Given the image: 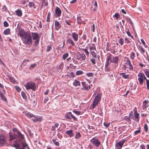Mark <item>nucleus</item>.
Segmentation results:
<instances>
[{"mask_svg": "<svg viewBox=\"0 0 149 149\" xmlns=\"http://www.w3.org/2000/svg\"><path fill=\"white\" fill-rule=\"evenodd\" d=\"M23 42L27 45H31L32 42V39L31 34L28 33L22 38Z\"/></svg>", "mask_w": 149, "mask_h": 149, "instance_id": "1", "label": "nucleus"}, {"mask_svg": "<svg viewBox=\"0 0 149 149\" xmlns=\"http://www.w3.org/2000/svg\"><path fill=\"white\" fill-rule=\"evenodd\" d=\"M24 139L22 141V142H20L21 144H22V147L20 148V145L17 142V141H15L13 144V146L15 147L16 149H25V147H27V149H29V147L28 145L25 143L24 140Z\"/></svg>", "mask_w": 149, "mask_h": 149, "instance_id": "2", "label": "nucleus"}, {"mask_svg": "<svg viewBox=\"0 0 149 149\" xmlns=\"http://www.w3.org/2000/svg\"><path fill=\"white\" fill-rule=\"evenodd\" d=\"M117 67L118 66L113 63H110L108 61H107L105 65L104 70L105 71L109 72L115 70Z\"/></svg>", "mask_w": 149, "mask_h": 149, "instance_id": "3", "label": "nucleus"}, {"mask_svg": "<svg viewBox=\"0 0 149 149\" xmlns=\"http://www.w3.org/2000/svg\"><path fill=\"white\" fill-rule=\"evenodd\" d=\"M111 55L108 56L106 58L107 61H108L110 63H113V64L118 66V56H114L112 58H111Z\"/></svg>", "mask_w": 149, "mask_h": 149, "instance_id": "4", "label": "nucleus"}, {"mask_svg": "<svg viewBox=\"0 0 149 149\" xmlns=\"http://www.w3.org/2000/svg\"><path fill=\"white\" fill-rule=\"evenodd\" d=\"M138 80L139 83L141 84L143 83V81L146 80V84H149V79H147L144 74L143 73H139L138 75Z\"/></svg>", "mask_w": 149, "mask_h": 149, "instance_id": "5", "label": "nucleus"}, {"mask_svg": "<svg viewBox=\"0 0 149 149\" xmlns=\"http://www.w3.org/2000/svg\"><path fill=\"white\" fill-rule=\"evenodd\" d=\"M101 96L99 94H97L95 96L93 102V104L91 105V108L94 109L95 106H97L100 100Z\"/></svg>", "mask_w": 149, "mask_h": 149, "instance_id": "6", "label": "nucleus"}, {"mask_svg": "<svg viewBox=\"0 0 149 149\" xmlns=\"http://www.w3.org/2000/svg\"><path fill=\"white\" fill-rule=\"evenodd\" d=\"M126 141L125 139H123L118 142H116L115 144V149H121L125 143Z\"/></svg>", "mask_w": 149, "mask_h": 149, "instance_id": "7", "label": "nucleus"}, {"mask_svg": "<svg viewBox=\"0 0 149 149\" xmlns=\"http://www.w3.org/2000/svg\"><path fill=\"white\" fill-rule=\"evenodd\" d=\"M90 141L94 146L97 147H99L101 144V142L98 139L95 137L93 138L90 140Z\"/></svg>", "mask_w": 149, "mask_h": 149, "instance_id": "8", "label": "nucleus"}, {"mask_svg": "<svg viewBox=\"0 0 149 149\" xmlns=\"http://www.w3.org/2000/svg\"><path fill=\"white\" fill-rule=\"evenodd\" d=\"M75 58L78 60L82 61L85 59L86 56L83 53L80 54V53H77L75 54Z\"/></svg>", "mask_w": 149, "mask_h": 149, "instance_id": "9", "label": "nucleus"}, {"mask_svg": "<svg viewBox=\"0 0 149 149\" xmlns=\"http://www.w3.org/2000/svg\"><path fill=\"white\" fill-rule=\"evenodd\" d=\"M6 141V136L3 134L0 135V145L2 146L5 144Z\"/></svg>", "mask_w": 149, "mask_h": 149, "instance_id": "10", "label": "nucleus"}, {"mask_svg": "<svg viewBox=\"0 0 149 149\" xmlns=\"http://www.w3.org/2000/svg\"><path fill=\"white\" fill-rule=\"evenodd\" d=\"M9 135L10 136L9 140L10 141H12L15 139H19V141L21 142V141L23 140L21 139L18 137V135H15V134H13L11 132H9Z\"/></svg>", "mask_w": 149, "mask_h": 149, "instance_id": "11", "label": "nucleus"}, {"mask_svg": "<svg viewBox=\"0 0 149 149\" xmlns=\"http://www.w3.org/2000/svg\"><path fill=\"white\" fill-rule=\"evenodd\" d=\"M13 131L14 132H15L14 133L15 134V135H18V136L21 139L23 140L24 139V136L22 135L20 132L18 130L17 128H14L13 129Z\"/></svg>", "mask_w": 149, "mask_h": 149, "instance_id": "12", "label": "nucleus"}, {"mask_svg": "<svg viewBox=\"0 0 149 149\" xmlns=\"http://www.w3.org/2000/svg\"><path fill=\"white\" fill-rule=\"evenodd\" d=\"M65 118L67 119H71L72 118L74 120H77V118L74 116L70 112L67 113L65 115Z\"/></svg>", "mask_w": 149, "mask_h": 149, "instance_id": "13", "label": "nucleus"}, {"mask_svg": "<svg viewBox=\"0 0 149 149\" xmlns=\"http://www.w3.org/2000/svg\"><path fill=\"white\" fill-rule=\"evenodd\" d=\"M28 33V32H25L23 29H21L19 31L18 35L20 36L22 39L25 35L27 34Z\"/></svg>", "mask_w": 149, "mask_h": 149, "instance_id": "14", "label": "nucleus"}, {"mask_svg": "<svg viewBox=\"0 0 149 149\" xmlns=\"http://www.w3.org/2000/svg\"><path fill=\"white\" fill-rule=\"evenodd\" d=\"M128 67L127 68L129 69L131 71L133 70V66L131 63V61L130 60L129 58H127L125 63Z\"/></svg>", "mask_w": 149, "mask_h": 149, "instance_id": "15", "label": "nucleus"}, {"mask_svg": "<svg viewBox=\"0 0 149 149\" xmlns=\"http://www.w3.org/2000/svg\"><path fill=\"white\" fill-rule=\"evenodd\" d=\"M24 86L27 90L31 89L35 90L36 88V84H24Z\"/></svg>", "mask_w": 149, "mask_h": 149, "instance_id": "16", "label": "nucleus"}, {"mask_svg": "<svg viewBox=\"0 0 149 149\" xmlns=\"http://www.w3.org/2000/svg\"><path fill=\"white\" fill-rule=\"evenodd\" d=\"M31 36L34 40L40 39L39 35L36 33L32 32Z\"/></svg>", "mask_w": 149, "mask_h": 149, "instance_id": "17", "label": "nucleus"}, {"mask_svg": "<svg viewBox=\"0 0 149 149\" xmlns=\"http://www.w3.org/2000/svg\"><path fill=\"white\" fill-rule=\"evenodd\" d=\"M33 117L32 120L34 122L40 121L42 120V117L41 116H33Z\"/></svg>", "mask_w": 149, "mask_h": 149, "instance_id": "18", "label": "nucleus"}, {"mask_svg": "<svg viewBox=\"0 0 149 149\" xmlns=\"http://www.w3.org/2000/svg\"><path fill=\"white\" fill-rule=\"evenodd\" d=\"M55 13L57 17H60L61 15V10L60 8L56 7L55 10Z\"/></svg>", "mask_w": 149, "mask_h": 149, "instance_id": "19", "label": "nucleus"}, {"mask_svg": "<svg viewBox=\"0 0 149 149\" xmlns=\"http://www.w3.org/2000/svg\"><path fill=\"white\" fill-rule=\"evenodd\" d=\"M72 37L75 41H77L78 40V35L76 32H72L71 33Z\"/></svg>", "mask_w": 149, "mask_h": 149, "instance_id": "20", "label": "nucleus"}, {"mask_svg": "<svg viewBox=\"0 0 149 149\" xmlns=\"http://www.w3.org/2000/svg\"><path fill=\"white\" fill-rule=\"evenodd\" d=\"M66 43L67 44L70 45L74 47L75 45L73 41L70 38H68L66 40Z\"/></svg>", "mask_w": 149, "mask_h": 149, "instance_id": "21", "label": "nucleus"}, {"mask_svg": "<svg viewBox=\"0 0 149 149\" xmlns=\"http://www.w3.org/2000/svg\"><path fill=\"white\" fill-rule=\"evenodd\" d=\"M65 133L68 134L69 137L71 138L74 136V133L72 130H69L66 131Z\"/></svg>", "mask_w": 149, "mask_h": 149, "instance_id": "22", "label": "nucleus"}, {"mask_svg": "<svg viewBox=\"0 0 149 149\" xmlns=\"http://www.w3.org/2000/svg\"><path fill=\"white\" fill-rule=\"evenodd\" d=\"M54 24L56 30H58L61 28V24L58 21L56 20L55 21Z\"/></svg>", "mask_w": 149, "mask_h": 149, "instance_id": "23", "label": "nucleus"}, {"mask_svg": "<svg viewBox=\"0 0 149 149\" xmlns=\"http://www.w3.org/2000/svg\"><path fill=\"white\" fill-rule=\"evenodd\" d=\"M134 120L138 122L139 120V114L138 113L134 114Z\"/></svg>", "mask_w": 149, "mask_h": 149, "instance_id": "24", "label": "nucleus"}, {"mask_svg": "<svg viewBox=\"0 0 149 149\" xmlns=\"http://www.w3.org/2000/svg\"><path fill=\"white\" fill-rule=\"evenodd\" d=\"M15 13H16V15L19 17L21 16L22 14V10L19 9H17L15 11Z\"/></svg>", "mask_w": 149, "mask_h": 149, "instance_id": "25", "label": "nucleus"}, {"mask_svg": "<svg viewBox=\"0 0 149 149\" xmlns=\"http://www.w3.org/2000/svg\"><path fill=\"white\" fill-rule=\"evenodd\" d=\"M90 51H92V50H96L95 46L93 43L91 44L89 46Z\"/></svg>", "mask_w": 149, "mask_h": 149, "instance_id": "26", "label": "nucleus"}, {"mask_svg": "<svg viewBox=\"0 0 149 149\" xmlns=\"http://www.w3.org/2000/svg\"><path fill=\"white\" fill-rule=\"evenodd\" d=\"M148 100H145L143 102V104L142 106V108L143 109H146L147 107V105L148 103Z\"/></svg>", "mask_w": 149, "mask_h": 149, "instance_id": "27", "label": "nucleus"}, {"mask_svg": "<svg viewBox=\"0 0 149 149\" xmlns=\"http://www.w3.org/2000/svg\"><path fill=\"white\" fill-rule=\"evenodd\" d=\"M119 74L120 76L122 77L123 78L125 79L128 78L129 76L128 74H126V73H120Z\"/></svg>", "mask_w": 149, "mask_h": 149, "instance_id": "28", "label": "nucleus"}, {"mask_svg": "<svg viewBox=\"0 0 149 149\" xmlns=\"http://www.w3.org/2000/svg\"><path fill=\"white\" fill-rule=\"evenodd\" d=\"M143 71L145 73L146 76L148 78H149V69H144Z\"/></svg>", "mask_w": 149, "mask_h": 149, "instance_id": "29", "label": "nucleus"}, {"mask_svg": "<svg viewBox=\"0 0 149 149\" xmlns=\"http://www.w3.org/2000/svg\"><path fill=\"white\" fill-rule=\"evenodd\" d=\"M88 84H82V88L83 89L88 90L90 88V86H88Z\"/></svg>", "mask_w": 149, "mask_h": 149, "instance_id": "30", "label": "nucleus"}, {"mask_svg": "<svg viewBox=\"0 0 149 149\" xmlns=\"http://www.w3.org/2000/svg\"><path fill=\"white\" fill-rule=\"evenodd\" d=\"M10 29L9 28L6 29L3 32L4 34L5 35L10 34Z\"/></svg>", "mask_w": 149, "mask_h": 149, "instance_id": "31", "label": "nucleus"}, {"mask_svg": "<svg viewBox=\"0 0 149 149\" xmlns=\"http://www.w3.org/2000/svg\"><path fill=\"white\" fill-rule=\"evenodd\" d=\"M130 56L131 59L134 60L136 57L135 53L134 52H132Z\"/></svg>", "mask_w": 149, "mask_h": 149, "instance_id": "32", "label": "nucleus"}, {"mask_svg": "<svg viewBox=\"0 0 149 149\" xmlns=\"http://www.w3.org/2000/svg\"><path fill=\"white\" fill-rule=\"evenodd\" d=\"M0 97H1V100L3 101H6V99L4 97L3 93L1 91H0Z\"/></svg>", "mask_w": 149, "mask_h": 149, "instance_id": "33", "label": "nucleus"}, {"mask_svg": "<svg viewBox=\"0 0 149 149\" xmlns=\"http://www.w3.org/2000/svg\"><path fill=\"white\" fill-rule=\"evenodd\" d=\"M42 7H43V5H44L45 6H47L48 5V1L46 0H42Z\"/></svg>", "mask_w": 149, "mask_h": 149, "instance_id": "34", "label": "nucleus"}, {"mask_svg": "<svg viewBox=\"0 0 149 149\" xmlns=\"http://www.w3.org/2000/svg\"><path fill=\"white\" fill-rule=\"evenodd\" d=\"M25 115L28 118H30L33 117V115L30 113L28 112L25 114Z\"/></svg>", "mask_w": 149, "mask_h": 149, "instance_id": "35", "label": "nucleus"}, {"mask_svg": "<svg viewBox=\"0 0 149 149\" xmlns=\"http://www.w3.org/2000/svg\"><path fill=\"white\" fill-rule=\"evenodd\" d=\"M81 135L80 133L79 132H78L76 133L75 137V139H79L81 137Z\"/></svg>", "mask_w": 149, "mask_h": 149, "instance_id": "36", "label": "nucleus"}, {"mask_svg": "<svg viewBox=\"0 0 149 149\" xmlns=\"http://www.w3.org/2000/svg\"><path fill=\"white\" fill-rule=\"evenodd\" d=\"M124 40L123 38H121L119 39L118 41V42L120 45L121 46H122L124 44Z\"/></svg>", "mask_w": 149, "mask_h": 149, "instance_id": "37", "label": "nucleus"}, {"mask_svg": "<svg viewBox=\"0 0 149 149\" xmlns=\"http://www.w3.org/2000/svg\"><path fill=\"white\" fill-rule=\"evenodd\" d=\"M90 53L92 55L93 57L95 58H96V54L95 52L93 51H90Z\"/></svg>", "mask_w": 149, "mask_h": 149, "instance_id": "38", "label": "nucleus"}, {"mask_svg": "<svg viewBox=\"0 0 149 149\" xmlns=\"http://www.w3.org/2000/svg\"><path fill=\"white\" fill-rule=\"evenodd\" d=\"M52 142L54 143L56 146H59V143L58 141H56V139H52Z\"/></svg>", "mask_w": 149, "mask_h": 149, "instance_id": "39", "label": "nucleus"}, {"mask_svg": "<svg viewBox=\"0 0 149 149\" xmlns=\"http://www.w3.org/2000/svg\"><path fill=\"white\" fill-rule=\"evenodd\" d=\"M83 74V72L82 70H79L77 71L76 74L77 75L82 74Z\"/></svg>", "mask_w": 149, "mask_h": 149, "instance_id": "40", "label": "nucleus"}, {"mask_svg": "<svg viewBox=\"0 0 149 149\" xmlns=\"http://www.w3.org/2000/svg\"><path fill=\"white\" fill-rule=\"evenodd\" d=\"M51 13L49 12L48 14V15L47 17V22H49L50 21V18Z\"/></svg>", "mask_w": 149, "mask_h": 149, "instance_id": "41", "label": "nucleus"}, {"mask_svg": "<svg viewBox=\"0 0 149 149\" xmlns=\"http://www.w3.org/2000/svg\"><path fill=\"white\" fill-rule=\"evenodd\" d=\"M35 4L34 2H30L28 4L29 6L30 7H32V6H33L34 8H36L34 6Z\"/></svg>", "mask_w": 149, "mask_h": 149, "instance_id": "42", "label": "nucleus"}, {"mask_svg": "<svg viewBox=\"0 0 149 149\" xmlns=\"http://www.w3.org/2000/svg\"><path fill=\"white\" fill-rule=\"evenodd\" d=\"M72 111L74 113L78 115L81 114V112L80 111H78L74 110H73Z\"/></svg>", "mask_w": 149, "mask_h": 149, "instance_id": "43", "label": "nucleus"}, {"mask_svg": "<svg viewBox=\"0 0 149 149\" xmlns=\"http://www.w3.org/2000/svg\"><path fill=\"white\" fill-rule=\"evenodd\" d=\"M81 50H82L84 51V52H85L86 53V55L88 56L89 54V52L88 51L87 49H82Z\"/></svg>", "mask_w": 149, "mask_h": 149, "instance_id": "44", "label": "nucleus"}, {"mask_svg": "<svg viewBox=\"0 0 149 149\" xmlns=\"http://www.w3.org/2000/svg\"><path fill=\"white\" fill-rule=\"evenodd\" d=\"M81 50H82L84 51V52H85L86 53V55L88 56L89 54V52L88 51L87 49H82Z\"/></svg>", "mask_w": 149, "mask_h": 149, "instance_id": "45", "label": "nucleus"}, {"mask_svg": "<svg viewBox=\"0 0 149 149\" xmlns=\"http://www.w3.org/2000/svg\"><path fill=\"white\" fill-rule=\"evenodd\" d=\"M68 53H66L63 55V59H65L68 56Z\"/></svg>", "mask_w": 149, "mask_h": 149, "instance_id": "46", "label": "nucleus"}, {"mask_svg": "<svg viewBox=\"0 0 149 149\" xmlns=\"http://www.w3.org/2000/svg\"><path fill=\"white\" fill-rule=\"evenodd\" d=\"M9 80L13 84H14L15 83H17L16 81L12 77H10L9 78Z\"/></svg>", "mask_w": 149, "mask_h": 149, "instance_id": "47", "label": "nucleus"}, {"mask_svg": "<svg viewBox=\"0 0 149 149\" xmlns=\"http://www.w3.org/2000/svg\"><path fill=\"white\" fill-rule=\"evenodd\" d=\"M126 33L129 37H131L132 39L134 38L133 36L132 35L129 31H128L127 32H126Z\"/></svg>", "mask_w": 149, "mask_h": 149, "instance_id": "48", "label": "nucleus"}, {"mask_svg": "<svg viewBox=\"0 0 149 149\" xmlns=\"http://www.w3.org/2000/svg\"><path fill=\"white\" fill-rule=\"evenodd\" d=\"M113 17L116 18V19H118L120 17V15L119 14L115 13L113 16Z\"/></svg>", "mask_w": 149, "mask_h": 149, "instance_id": "49", "label": "nucleus"}, {"mask_svg": "<svg viewBox=\"0 0 149 149\" xmlns=\"http://www.w3.org/2000/svg\"><path fill=\"white\" fill-rule=\"evenodd\" d=\"M139 130L135 131L134 132V135H136L137 134L141 132L140 127L139 128Z\"/></svg>", "mask_w": 149, "mask_h": 149, "instance_id": "50", "label": "nucleus"}, {"mask_svg": "<svg viewBox=\"0 0 149 149\" xmlns=\"http://www.w3.org/2000/svg\"><path fill=\"white\" fill-rule=\"evenodd\" d=\"M144 130L146 132H147L148 130V128L147 124H145L144 127Z\"/></svg>", "mask_w": 149, "mask_h": 149, "instance_id": "51", "label": "nucleus"}, {"mask_svg": "<svg viewBox=\"0 0 149 149\" xmlns=\"http://www.w3.org/2000/svg\"><path fill=\"white\" fill-rule=\"evenodd\" d=\"M86 75L88 77H91L93 76V74L92 72H90L86 73Z\"/></svg>", "mask_w": 149, "mask_h": 149, "instance_id": "52", "label": "nucleus"}, {"mask_svg": "<svg viewBox=\"0 0 149 149\" xmlns=\"http://www.w3.org/2000/svg\"><path fill=\"white\" fill-rule=\"evenodd\" d=\"M15 88L17 90V91L18 92H19L21 91V88L17 86H14Z\"/></svg>", "mask_w": 149, "mask_h": 149, "instance_id": "53", "label": "nucleus"}, {"mask_svg": "<svg viewBox=\"0 0 149 149\" xmlns=\"http://www.w3.org/2000/svg\"><path fill=\"white\" fill-rule=\"evenodd\" d=\"M96 27V26L94 24H93V25L91 30L93 32H95V29Z\"/></svg>", "mask_w": 149, "mask_h": 149, "instance_id": "54", "label": "nucleus"}, {"mask_svg": "<svg viewBox=\"0 0 149 149\" xmlns=\"http://www.w3.org/2000/svg\"><path fill=\"white\" fill-rule=\"evenodd\" d=\"M125 43L129 44L130 43V41L127 38H125Z\"/></svg>", "mask_w": 149, "mask_h": 149, "instance_id": "55", "label": "nucleus"}, {"mask_svg": "<svg viewBox=\"0 0 149 149\" xmlns=\"http://www.w3.org/2000/svg\"><path fill=\"white\" fill-rule=\"evenodd\" d=\"M52 49V47L51 46H47L46 51L47 52H49Z\"/></svg>", "mask_w": 149, "mask_h": 149, "instance_id": "56", "label": "nucleus"}, {"mask_svg": "<svg viewBox=\"0 0 149 149\" xmlns=\"http://www.w3.org/2000/svg\"><path fill=\"white\" fill-rule=\"evenodd\" d=\"M3 25L5 27H7L8 26L9 24L6 21H5L3 22Z\"/></svg>", "mask_w": 149, "mask_h": 149, "instance_id": "57", "label": "nucleus"}, {"mask_svg": "<svg viewBox=\"0 0 149 149\" xmlns=\"http://www.w3.org/2000/svg\"><path fill=\"white\" fill-rule=\"evenodd\" d=\"M22 95L24 99H25L26 98V95L24 92H22Z\"/></svg>", "mask_w": 149, "mask_h": 149, "instance_id": "58", "label": "nucleus"}, {"mask_svg": "<svg viewBox=\"0 0 149 149\" xmlns=\"http://www.w3.org/2000/svg\"><path fill=\"white\" fill-rule=\"evenodd\" d=\"M35 41L34 42V44L35 45H38L39 43L40 39L35 40Z\"/></svg>", "mask_w": 149, "mask_h": 149, "instance_id": "59", "label": "nucleus"}, {"mask_svg": "<svg viewBox=\"0 0 149 149\" xmlns=\"http://www.w3.org/2000/svg\"><path fill=\"white\" fill-rule=\"evenodd\" d=\"M91 61L92 62V63L94 65L96 63V60L94 58H92L91 60Z\"/></svg>", "mask_w": 149, "mask_h": 149, "instance_id": "60", "label": "nucleus"}, {"mask_svg": "<svg viewBox=\"0 0 149 149\" xmlns=\"http://www.w3.org/2000/svg\"><path fill=\"white\" fill-rule=\"evenodd\" d=\"M36 65V64L35 63L31 64L29 67L30 69L35 68Z\"/></svg>", "mask_w": 149, "mask_h": 149, "instance_id": "61", "label": "nucleus"}, {"mask_svg": "<svg viewBox=\"0 0 149 149\" xmlns=\"http://www.w3.org/2000/svg\"><path fill=\"white\" fill-rule=\"evenodd\" d=\"M63 63L61 62L58 66V68H59L60 69H61L63 68Z\"/></svg>", "mask_w": 149, "mask_h": 149, "instance_id": "62", "label": "nucleus"}, {"mask_svg": "<svg viewBox=\"0 0 149 149\" xmlns=\"http://www.w3.org/2000/svg\"><path fill=\"white\" fill-rule=\"evenodd\" d=\"M73 84H80V82L77 80L76 79L73 82Z\"/></svg>", "mask_w": 149, "mask_h": 149, "instance_id": "63", "label": "nucleus"}, {"mask_svg": "<svg viewBox=\"0 0 149 149\" xmlns=\"http://www.w3.org/2000/svg\"><path fill=\"white\" fill-rule=\"evenodd\" d=\"M77 1V0H72L70 2V4H73L75 3Z\"/></svg>", "mask_w": 149, "mask_h": 149, "instance_id": "64", "label": "nucleus"}]
</instances>
